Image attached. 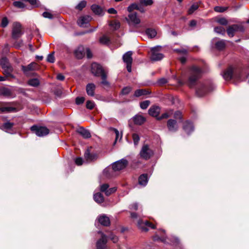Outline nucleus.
<instances>
[{
	"mask_svg": "<svg viewBox=\"0 0 249 249\" xmlns=\"http://www.w3.org/2000/svg\"><path fill=\"white\" fill-rule=\"evenodd\" d=\"M189 77L186 82V84L190 88H194L196 84L197 81L202 75V69L196 65H193L189 68Z\"/></svg>",
	"mask_w": 249,
	"mask_h": 249,
	"instance_id": "obj_1",
	"label": "nucleus"
},
{
	"mask_svg": "<svg viewBox=\"0 0 249 249\" xmlns=\"http://www.w3.org/2000/svg\"><path fill=\"white\" fill-rule=\"evenodd\" d=\"M215 88L213 83L210 80L198 83L196 88V94L199 97H204Z\"/></svg>",
	"mask_w": 249,
	"mask_h": 249,
	"instance_id": "obj_2",
	"label": "nucleus"
},
{
	"mask_svg": "<svg viewBox=\"0 0 249 249\" xmlns=\"http://www.w3.org/2000/svg\"><path fill=\"white\" fill-rule=\"evenodd\" d=\"M91 71L95 76L101 77L102 79L101 83L102 85L109 86V83L107 80V74L101 65L96 62L92 63L91 65Z\"/></svg>",
	"mask_w": 249,
	"mask_h": 249,
	"instance_id": "obj_3",
	"label": "nucleus"
},
{
	"mask_svg": "<svg viewBox=\"0 0 249 249\" xmlns=\"http://www.w3.org/2000/svg\"><path fill=\"white\" fill-rule=\"evenodd\" d=\"M160 112V107L158 106H152L148 110V114L152 117H155L158 121L164 119H167L170 115L168 113L165 112L159 116Z\"/></svg>",
	"mask_w": 249,
	"mask_h": 249,
	"instance_id": "obj_4",
	"label": "nucleus"
},
{
	"mask_svg": "<svg viewBox=\"0 0 249 249\" xmlns=\"http://www.w3.org/2000/svg\"><path fill=\"white\" fill-rule=\"evenodd\" d=\"M124 20L130 26L137 27L141 22V19L138 17L136 12L129 13L125 17Z\"/></svg>",
	"mask_w": 249,
	"mask_h": 249,
	"instance_id": "obj_5",
	"label": "nucleus"
},
{
	"mask_svg": "<svg viewBox=\"0 0 249 249\" xmlns=\"http://www.w3.org/2000/svg\"><path fill=\"white\" fill-rule=\"evenodd\" d=\"M245 29L243 25L235 24L229 26L227 28L226 32L229 37H232L235 35L236 32H240L243 33Z\"/></svg>",
	"mask_w": 249,
	"mask_h": 249,
	"instance_id": "obj_6",
	"label": "nucleus"
},
{
	"mask_svg": "<svg viewBox=\"0 0 249 249\" xmlns=\"http://www.w3.org/2000/svg\"><path fill=\"white\" fill-rule=\"evenodd\" d=\"M31 130L39 137H43L47 135L49 133V129L45 126L34 125L31 127Z\"/></svg>",
	"mask_w": 249,
	"mask_h": 249,
	"instance_id": "obj_7",
	"label": "nucleus"
},
{
	"mask_svg": "<svg viewBox=\"0 0 249 249\" xmlns=\"http://www.w3.org/2000/svg\"><path fill=\"white\" fill-rule=\"evenodd\" d=\"M23 34L21 31V25L18 22H14L12 31V38L17 40Z\"/></svg>",
	"mask_w": 249,
	"mask_h": 249,
	"instance_id": "obj_8",
	"label": "nucleus"
},
{
	"mask_svg": "<svg viewBox=\"0 0 249 249\" xmlns=\"http://www.w3.org/2000/svg\"><path fill=\"white\" fill-rule=\"evenodd\" d=\"M133 52L132 51H128L125 53L123 56V60L126 65V69L129 72L131 71V67L133 62V58L132 57Z\"/></svg>",
	"mask_w": 249,
	"mask_h": 249,
	"instance_id": "obj_9",
	"label": "nucleus"
},
{
	"mask_svg": "<svg viewBox=\"0 0 249 249\" xmlns=\"http://www.w3.org/2000/svg\"><path fill=\"white\" fill-rule=\"evenodd\" d=\"M128 164V161L126 159H122L112 163V170L114 171H118L123 170L126 168Z\"/></svg>",
	"mask_w": 249,
	"mask_h": 249,
	"instance_id": "obj_10",
	"label": "nucleus"
},
{
	"mask_svg": "<svg viewBox=\"0 0 249 249\" xmlns=\"http://www.w3.org/2000/svg\"><path fill=\"white\" fill-rule=\"evenodd\" d=\"M160 47L157 46L151 48V55L150 56V59L151 61H160L163 58V54L158 53V52L160 51Z\"/></svg>",
	"mask_w": 249,
	"mask_h": 249,
	"instance_id": "obj_11",
	"label": "nucleus"
},
{
	"mask_svg": "<svg viewBox=\"0 0 249 249\" xmlns=\"http://www.w3.org/2000/svg\"><path fill=\"white\" fill-rule=\"evenodd\" d=\"M138 226L142 231L147 232L148 231V228H151L152 229H155L156 227L151 222L146 220L143 221L142 220H140L138 222Z\"/></svg>",
	"mask_w": 249,
	"mask_h": 249,
	"instance_id": "obj_12",
	"label": "nucleus"
},
{
	"mask_svg": "<svg viewBox=\"0 0 249 249\" xmlns=\"http://www.w3.org/2000/svg\"><path fill=\"white\" fill-rule=\"evenodd\" d=\"M140 154L142 159L147 160L152 157L153 155V152L150 149H149V146L145 144L142 146Z\"/></svg>",
	"mask_w": 249,
	"mask_h": 249,
	"instance_id": "obj_13",
	"label": "nucleus"
},
{
	"mask_svg": "<svg viewBox=\"0 0 249 249\" xmlns=\"http://www.w3.org/2000/svg\"><path fill=\"white\" fill-rule=\"evenodd\" d=\"M91 147L86 150L84 153V157L88 162H92L96 160L98 158V154L96 153L90 152Z\"/></svg>",
	"mask_w": 249,
	"mask_h": 249,
	"instance_id": "obj_14",
	"label": "nucleus"
},
{
	"mask_svg": "<svg viewBox=\"0 0 249 249\" xmlns=\"http://www.w3.org/2000/svg\"><path fill=\"white\" fill-rule=\"evenodd\" d=\"M167 127L170 132H177L178 129L177 121L175 119H169L167 122Z\"/></svg>",
	"mask_w": 249,
	"mask_h": 249,
	"instance_id": "obj_15",
	"label": "nucleus"
},
{
	"mask_svg": "<svg viewBox=\"0 0 249 249\" xmlns=\"http://www.w3.org/2000/svg\"><path fill=\"white\" fill-rule=\"evenodd\" d=\"M233 75L234 68L230 66L224 71L222 76L225 80L230 81L233 78Z\"/></svg>",
	"mask_w": 249,
	"mask_h": 249,
	"instance_id": "obj_16",
	"label": "nucleus"
},
{
	"mask_svg": "<svg viewBox=\"0 0 249 249\" xmlns=\"http://www.w3.org/2000/svg\"><path fill=\"white\" fill-rule=\"evenodd\" d=\"M91 19L92 18L89 16H83L78 19L77 23L80 27H87Z\"/></svg>",
	"mask_w": 249,
	"mask_h": 249,
	"instance_id": "obj_17",
	"label": "nucleus"
},
{
	"mask_svg": "<svg viewBox=\"0 0 249 249\" xmlns=\"http://www.w3.org/2000/svg\"><path fill=\"white\" fill-rule=\"evenodd\" d=\"M165 231L163 230L159 231L155 235L153 236V240L154 241H161L164 242L166 240Z\"/></svg>",
	"mask_w": 249,
	"mask_h": 249,
	"instance_id": "obj_18",
	"label": "nucleus"
},
{
	"mask_svg": "<svg viewBox=\"0 0 249 249\" xmlns=\"http://www.w3.org/2000/svg\"><path fill=\"white\" fill-rule=\"evenodd\" d=\"M75 57L78 59L83 58L85 55V48L82 45L79 46L74 51Z\"/></svg>",
	"mask_w": 249,
	"mask_h": 249,
	"instance_id": "obj_19",
	"label": "nucleus"
},
{
	"mask_svg": "<svg viewBox=\"0 0 249 249\" xmlns=\"http://www.w3.org/2000/svg\"><path fill=\"white\" fill-rule=\"evenodd\" d=\"M183 129L188 135H189L194 130L193 123L189 120L186 121L183 123Z\"/></svg>",
	"mask_w": 249,
	"mask_h": 249,
	"instance_id": "obj_20",
	"label": "nucleus"
},
{
	"mask_svg": "<svg viewBox=\"0 0 249 249\" xmlns=\"http://www.w3.org/2000/svg\"><path fill=\"white\" fill-rule=\"evenodd\" d=\"M37 68V64L35 62H32L27 66H21V70L25 74H27L28 72L35 70Z\"/></svg>",
	"mask_w": 249,
	"mask_h": 249,
	"instance_id": "obj_21",
	"label": "nucleus"
},
{
	"mask_svg": "<svg viewBox=\"0 0 249 249\" xmlns=\"http://www.w3.org/2000/svg\"><path fill=\"white\" fill-rule=\"evenodd\" d=\"M98 222L101 225L105 227L109 226L110 225V221L109 217L105 214H103L99 216Z\"/></svg>",
	"mask_w": 249,
	"mask_h": 249,
	"instance_id": "obj_22",
	"label": "nucleus"
},
{
	"mask_svg": "<svg viewBox=\"0 0 249 249\" xmlns=\"http://www.w3.org/2000/svg\"><path fill=\"white\" fill-rule=\"evenodd\" d=\"M107 238L99 239L96 244L97 249H107Z\"/></svg>",
	"mask_w": 249,
	"mask_h": 249,
	"instance_id": "obj_23",
	"label": "nucleus"
},
{
	"mask_svg": "<svg viewBox=\"0 0 249 249\" xmlns=\"http://www.w3.org/2000/svg\"><path fill=\"white\" fill-rule=\"evenodd\" d=\"M76 132L81 135L84 139H88L91 137V134L88 130L83 127H80L77 129Z\"/></svg>",
	"mask_w": 249,
	"mask_h": 249,
	"instance_id": "obj_24",
	"label": "nucleus"
},
{
	"mask_svg": "<svg viewBox=\"0 0 249 249\" xmlns=\"http://www.w3.org/2000/svg\"><path fill=\"white\" fill-rule=\"evenodd\" d=\"M95 89L96 86L93 83H89L86 86V92L89 96H94Z\"/></svg>",
	"mask_w": 249,
	"mask_h": 249,
	"instance_id": "obj_25",
	"label": "nucleus"
},
{
	"mask_svg": "<svg viewBox=\"0 0 249 249\" xmlns=\"http://www.w3.org/2000/svg\"><path fill=\"white\" fill-rule=\"evenodd\" d=\"M2 73L6 78H15V76L12 74V72L13 71V68L12 66L9 67L8 66L5 68H2Z\"/></svg>",
	"mask_w": 249,
	"mask_h": 249,
	"instance_id": "obj_26",
	"label": "nucleus"
},
{
	"mask_svg": "<svg viewBox=\"0 0 249 249\" xmlns=\"http://www.w3.org/2000/svg\"><path fill=\"white\" fill-rule=\"evenodd\" d=\"M92 11L96 15L103 16L104 14L103 9L102 8L97 4H93L91 6Z\"/></svg>",
	"mask_w": 249,
	"mask_h": 249,
	"instance_id": "obj_27",
	"label": "nucleus"
},
{
	"mask_svg": "<svg viewBox=\"0 0 249 249\" xmlns=\"http://www.w3.org/2000/svg\"><path fill=\"white\" fill-rule=\"evenodd\" d=\"M146 121V119L141 115H136L133 117V122L136 125H141Z\"/></svg>",
	"mask_w": 249,
	"mask_h": 249,
	"instance_id": "obj_28",
	"label": "nucleus"
},
{
	"mask_svg": "<svg viewBox=\"0 0 249 249\" xmlns=\"http://www.w3.org/2000/svg\"><path fill=\"white\" fill-rule=\"evenodd\" d=\"M151 93V92L146 89H138L135 90L134 96L139 97L142 95H146Z\"/></svg>",
	"mask_w": 249,
	"mask_h": 249,
	"instance_id": "obj_29",
	"label": "nucleus"
},
{
	"mask_svg": "<svg viewBox=\"0 0 249 249\" xmlns=\"http://www.w3.org/2000/svg\"><path fill=\"white\" fill-rule=\"evenodd\" d=\"M18 111L15 107H0V113L16 112Z\"/></svg>",
	"mask_w": 249,
	"mask_h": 249,
	"instance_id": "obj_30",
	"label": "nucleus"
},
{
	"mask_svg": "<svg viewBox=\"0 0 249 249\" xmlns=\"http://www.w3.org/2000/svg\"><path fill=\"white\" fill-rule=\"evenodd\" d=\"M139 184L145 186L148 182V175L147 174H143L140 176L139 177Z\"/></svg>",
	"mask_w": 249,
	"mask_h": 249,
	"instance_id": "obj_31",
	"label": "nucleus"
},
{
	"mask_svg": "<svg viewBox=\"0 0 249 249\" xmlns=\"http://www.w3.org/2000/svg\"><path fill=\"white\" fill-rule=\"evenodd\" d=\"M93 198L95 202L101 203L104 201V197L101 193H97L94 195Z\"/></svg>",
	"mask_w": 249,
	"mask_h": 249,
	"instance_id": "obj_32",
	"label": "nucleus"
},
{
	"mask_svg": "<svg viewBox=\"0 0 249 249\" xmlns=\"http://www.w3.org/2000/svg\"><path fill=\"white\" fill-rule=\"evenodd\" d=\"M0 65L2 68H5L8 66H10L11 65L10 64L8 59L6 57H2L0 59Z\"/></svg>",
	"mask_w": 249,
	"mask_h": 249,
	"instance_id": "obj_33",
	"label": "nucleus"
},
{
	"mask_svg": "<svg viewBox=\"0 0 249 249\" xmlns=\"http://www.w3.org/2000/svg\"><path fill=\"white\" fill-rule=\"evenodd\" d=\"M215 48L219 51H222L226 47V43L224 40H221L218 41H217L215 43Z\"/></svg>",
	"mask_w": 249,
	"mask_h": 249,
	"instance_id": "obj_34",
	"label": "nucleus"
},
{
	"mask_svg": "<svg viewBox=\"0 0 249 249\" xmlns=\"http://www.w3.org/2000/svg\"><path fill=\"white\" fill-rule=\"evenodd\" d=\"M0 95L5 96H10L12 95V92L10 89L6 88L0 89Z\"/></svg>",
	"mask_w": 249,
	"mask_h": 249,
	"instance_id": "obj_35",
	"label": "nucleus"
},
{
	"mask_svg": "<svg viewBox=\"0 0 249 249\" xmlns=\"http://www.w3.org/2000/svg\"><path fill=\"white\" fill-rule=\"evenodd\" d=\"M14 124V123L7 121L2 124L1 126V129L4 130H10L13 127Z\"/></svg>",
	"mask_w": 249,
	"mask_h": 249,
	"instance_id": "obj_36",
	"label": "nucleus"
},
{
	"mask_svg": "<svg viewBox=\"0 0 249 249\" xmlns=\"http://www.w3.org/2000/svg\"><path fill=\"white\" fill-rule=\"evenodd\" d=\"M114 171L112 170V167L106 168L104 170L103 174L107 178H110L112 177V175Z\"/></svg>",
	"mask_w": 249,
	"mask_h": 249,
	"instance_id": "obj_37",
	"label": "nucleus"
},
{
	"mask_svg": "<svg viewBox=\"0 0 249 249\" xmlns=\"http://www.w3.org/2000/svg\"><path fill=\"white\" fill-rule=\"evenodd\" d=\"M28 84L31 86L36 87L39 85L40 82L37 78H32L28 80Z\"/></svg>",
	"mask_w": 249,
	"mask_h": 249,
	"instance_id": "obj_38",
	"label": "nucleus"
},
{
	"mask_svg": "<svg viewBox=\"0 0 249 249\" xmlns=\"http://www.w3.org/2000/svg\"><path fill=\"white\" fill-rule=\"evenodd\" d=\"M242 77V71L240 69H235L234 68L233 77L236 80H240Z\"/></svg>",
	"mask_w": 249,
	"mask_h": 249,
	"instance_id": "obj_39",
	"label": "nucleus"
},
{
	"mask_svg": "<svg viewBox=\"0 0 249 249\" xmlns=\"http://www.w3.org/2000/svg\"><path fill=\"white\" fill-rule=\"evenodd\" d=\"M174 118L175 119V120H178L179 121V122H183V115L182 114V113L179 110H177L175 112L174 114Z\"/></svg>",
	"mask_w": 249,
	"mask_h": 249,
	"instance_id": "obj_40",
	"label": "nucleus"
},
{
	"mask_svg": "<svg viewBox=\"0 0 249 249\" xmlns=\"http://www.w3.org/2000/svg\"><path fill=\"white\" fill-rule=\"evenodd\" d=\"M146 35L150 38H153L157 35V32L155 30L151 28H148L146 30Z\"/></svg>",
	"mask_w": 249,
	"mask_h": 249,
	"instance_id": "obj_41",
	"label": "nucleus"
},
{
	"mask_svg": "<svg viewBox=\"0 0 249 249\" xmlns=\"http://www.w3.org/2000/svg\"><path fill=\"white\" fill-rule=\"evenodd\" d=\"M109 25L115 30H117L119 29L121 26L120 22L117 20H112L110 21Z\"/></svg>",
	"mask_w": 249,
	"mask_h": 249,
	"instance_id": "obj_42",
	"label": "nucleus"
},
{
	"mask_svg": "<svg viewBox=\"0 0 249 249\" xmlns=\"http://www.w3.org/2000/svg\"><path fill=\"white\" fill-rule=\"evenodd\" d=\"M214 31L217 34H221L223 36L225 35L226 31L224 27L222 26H216L214 28Z\"/></svg>",
	"mask_w": 249,
	"mask_h": 249,
	"instance_id": "obj_43",
	"label": "nucleus"
},
{
	"mask_svg": "<svg viewBox=\"0 0 249 249\" xmlns=\"http://www.w3.org/2000/svg\"><path fill=\"white\" fill-rule=\"evenodd\" d=\"M87 1L86 0H82L80 1L75 7V9L79 11H82L84 8L87 5Z\"/></svg>",
	"mask_w": 249,
	"mask_h": 249,
	"instance_id": "obj_44",
	"label": "nucleus"
},
{
	"mask_svg": "<svg viewBox=\"0 0 249 249\" xmlns=\"http://www.w3.org/2000/svg\"><path fill=\"white\" fill-rule=\"evenodd\" d=\"M138 9V3H137L136 2L133 3L131 4L128 7H127V11L130 13H133V11L134 10H137Z\"/></svg>",
	"mask_w": 249,
	"mask_h": 249,
	"instance_id": "obj_45",
	"label": "nucleus"
},
{
	"mask_svg": "<svg viewBox=\"0 0 249 249\" xmlns=\"http://www.w3.org/2000/svg\"><path fill=\"white\" fill-rule=\"evenodd\" d=\"M198 7L199 5L198 3H194L192 4L188 11V14H192L198 8Z\"/></svg>",
	"mask_w": 249,
	"mask_h": 249,
	"instance_id": "obj_46",
	"label": "nucleus"
},
{
	"mask_svg": "<svg viewBox=\"0 0 249 249\" xmlns=\"http://www.w3.org/2000/svg\"><path fill=\"white\" fill-rule=\"evenodd\" d=\"M139 3L141 5L144 6H150L153 4V0H139Z\"/></svg>",
	"mask_w": 249,
	"mask_h": 249,
	"instance_id": "obj_47",
	"label": "nucleus"
},
{
	"mask_svg": "<svg viewBox=\"0 0 249 249\" xmlns=\"http://www.w3.org/2000/svg\"><path fill=\"white\" fill-rule=\"evenodd\" d=\"M228 9V7H222L216 6L213 8L214 11L216 12L223 13Z\"/></svg>",
	"mask_w": 249,
	"mask_h": 249,
	"instance_id": "obj_48",
	"label": "nucleus"
},
{
	"mask_svg": "<svg viewBox=\"0 0 249 249\" xmlns=\"http://www.w3.org/2000/svg\"><path fill=\"white\" fill-rule=\"evenodd\" d=\"M54 54V52H53L49 54L47 58V61L51 63H54L55 61V57Z\"/></svg>",
	"mask_w": 249,
	"mask_h": 249,
	"instance_id": "obj_49",
	"label": "nucleus"
},
{
	"mask_svg": "<svg viewBox=\"0 0 249 249\" xmlns=\"http://www.w3.org/2000/svg\"><path fill=\"white\" fill-rule=\"evenodd\" d=\"M150 102L149 100H145L140 103V107L142 109H146L149 106Z\"/></svg>",
	"mask_w": 249,
	"mask_h": 249,
	"instance_id": "obj_50",
	"label": "nucleus"
},
{
	"mask_svg": "<svg viewBox=\"0 0 249 249\" xmlns=\"http://www.w3.org/2000/svg\"><path fill=\"white\" fill-rule=\"evenodd\" d=\"M13 4L15 7H17L18 8H24L26 6L24 3L19 1H14Z\"/></svg>",
	"mask_w": 249,
	"mask_h": 249,
	"instance_id": "obj_51",
	"label": "nucleus"
},
{
	"mask_svg": "<svg viewBox=\"0 0 249 249\" xmlns=\"http://www.w3.org/2000/svg\"><path fill=\"white\" fill-rule=\"evenodd\" d=\"M9 23V20L6 17L2 18L0 27L2 28H5L7 26Z\"/></svg>",
	"mask_w": 249,
	"mask_h": 249,
	"instance_id": "obj_52",
	"label": "nucleus"
},
{
	"mask_svg": "<svg viewBox=\"0 0 249 249\" xmlns=\"http://www.w3.org/2000/svg\"><path fill=\"white\" fill-rule=\"evenodd\" d=\"M132 88L130 87H124L121 90V93L123 95H127L131 91Z\"/></svg>",
	"mask_w": 249,
	"mask_h": 249,
	"instance_id": "obj_53",
	"label": "nucleus"
},
{
	"mask_svg": "<svg viewBox=\"0 0 249 249\" xmlns=\"http://www.w3.org/2000/svg\"><path fill=\"white\" fill-rule=\"evenodd\" d=\"M94 106H95V104L93 101H92L90 100H88L87 101L86 105L87 108L90 109V110H92L94 107Z\"/></svg>",
	"mask_w": 249,
	"mask_h": 249,
	"instance_id": "obj_54",
	"label": "nucleus"
},
{
	"mask_svg": "<svg viewBox=\"0 0 249 249\" xmlns=\"http://www.w3.org/2000/svg\"><path fill=\"white\" fill-rule=\"evenodd\" d=\"M216 22L222 25H227L228 23L227 19L225 18H218Z\"/></svg>",
	"mask_w": 249,
	"mask_h": 249,
	"instance_id": "obj_55",
	"label": "nucleus"
},
{
	"mask_svg": "<svg viewBox=\"0 0 249 249\" xmlns=\"http://www.w3.org/2000/svg\"><path fill=\"white\" fill-rule=\"evenodd\" d=\"M132 139L133 140L134 144L136 145L138 144L140 141V137L137 133H133L132 134Z\"/></svg>",
	"mask_w": 249,
	"mask_h": 249,
	"instance_id": "obj_56",
	"label": "nucleus"
},
{
	"mask_svg": "<svg viewBox=\"0 0 249 249\" xmlns=\"http://www.w3.org/2000/svg\"><path fill=\"white\" fill-rule=\"evenodd\" d=\"M109 238L113 243H116L118 241V238L113 233L110 232L107 238Z\"/></svg>",
	"mask_w": 249,
	"mask_h": 249,
	"instance_id": "obj_57",
	"label": "nucleus"
},
{
	"mask_svg": "<svg viewBox=\"0 0 249 249\" xmlns=\"http://www.w3.org/2000/svg\"><path fill=\"white\" fill-rule=\"evenodd\" d=\"M85 98L84 97H77L75 99V103L77 105L82 104L85 101Z\"/></svg>",
	"mask_w": 249,
	"mask_h": 249,
	"instance_id": "obj_58",
	"label": "nucleus"
},
{
	"mask_svg": "<svg viewBox=\"0 0 249 249\" xmlns=\"http://www.w3.org/2000/svg\"><path fill=\"white\" fill-rule=\"evenodd\" d=\"M117 190V189L115 187H113L111 188H108L107 192H106L105 194L107 196H109L111 194L115 193L116 191Z\"/></svg>",
	"mask_w": 249,
	"mask_h": 249,
	"instance_id": "obj_59",
	"label": "nucleus"
},
{
	"mask_svg": "<svg viewBox=\"0 0 249 249\" xmlns=\"http://www.w3.org/2000/svg\"><path fill=\"white\" fill-rule=\"evenodd\" d=\"M110 130L113 131L115 134V141L114 143V144H115L119 137V132L117 129L113 127H110Z\"/></svg>",
	"mask_w": 249,
	"mask_h": 249,
	"instance_id": "obj_60",
	"label": "nucleus"
},
{
	"mask_svg": "<svg viewBox=\"0 0 249 249\" xmlns=\"http://www.w3.org/2000/svg\"><path fill=\"white\" fill-rule=\"evenodd\" d=\"M109 188V185L107 183H105L102 184L100 187V191L102 192H104L106 193L107 190Z\"/></svg>",
	"mask_w": 249,
	"mask_h": 249,
	"instance_id": "obj_61",
	"label": "nucleus"
},
{
	"mask_svg": "<svg viewBox=\"0 0 249 249\" xmlns=\"http://www.w3.org/2000/svg\"><path fill=\"white\" fill-rule=\"evenodd\" d=\"M109 41V39L106 36H103L100 38V42L103 44H107Z\"/></svg>",
	"mask_w": 249,
	"mask_h": 249,
	"instance_id": "obj_62",
	"label": "nucleus"
},
{
	"mask_svg": "<svg viewBox=\"0 0 249 249\" xmlns=\"http://www.w3.org/2000/svg\"><path fill=\"white\" fill-rule=\"evenodd\" d=\"M42 16L45 18L49 19H52L53 18V15L50 12H44L42 14Z\"/></svg>",
	"mask_w": 249,
	"mask_h": 249,
	"instance_id": "obj_63",
	"label": "nucleus"
},
{
	"mask_svg": "<svg viewBox=\"0 0 249 249\" xmlns=\"http://www.w3.org/2000/svg\"><path fill=\"white\" fill-rule=\"evenodd\" d=\"M75 163L77 165H81L83 163V160L81 157H77L75 160Z\"/></svg>",
	"mask_w": 249,
	"mask_h": 249,
	"instance_id": "obj_64",
	"label": "nucleus"
}]
</instances>
